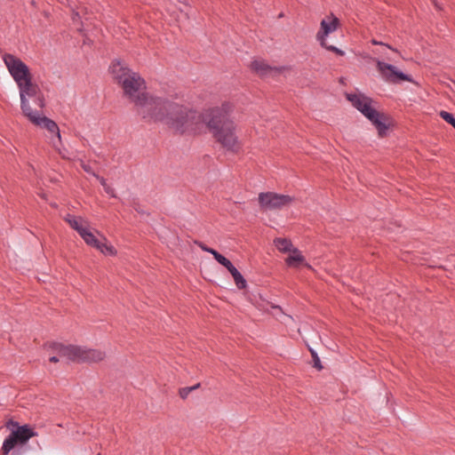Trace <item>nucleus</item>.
I'll use <instances>...</instances> for the list:
<instances>
[{
	"label": "nucleus",
	"mask_w": 455,
	"mask_h": 455,
	"mask_svg": "<svg viewBox=\"0 0 455 455\" xmlns=\"http://www.w3.org/2000/svg\"><path fill=\"white\" fill-rule=\"evenodd\" d=\"M110 71L114 80L122 87L124 96L135 104L138 114L143 119L156 115L153 108L160 107L161 98L145 92V81L140 74L130 69L121 60L113 61Z\"/></svg>",
	"instance_id": "nucleus-1"
},
{
	"label": "nucleus",
	"mask_w": 455,
	"mask_h": 455,
	"mask_svg": "<svg viewBox=\"0 0 455 455\" xmlns=\"http://www.w3.org/2000/svg\"><path fill=\"white\" fill-rule=\"evenodd\" d=\"M156 115L146 119L163 122L170 129L178 133L196 132L202 123H205L208 114L201 115L197 111L188 108L178 103L161 98L159 108H153Z\"/></svg>",
	"instance_id": "nucleus-2"
},
{
	"label": "nucleus",
	"mask_w": 455,
	"mask_h": 455,
	"mask_svg": "<svg viewBox=\"0 0 455 455\" xmlns=\"http://www.w3.org/2000/svg\"><path fill=\"white\" fill-rule=\"evenodd\" d=\"M205 123L216 140L224 148L232 152L240 149L241 142L236 136L235 124L222 113L221 109H212Z\"/></svg>",
	"instance_id": "nucleus-3"
},
{
	"label": "nucleus",
	"mask_w": 455,
	"mask_h": 455,
	"mask_svg": "<svg viewBox=\"0 0 455 455\" xmlns=\"http://www.w3.org/2000/svg\"><path fill=\"white\" fill-rule=\"evenodd\" d=\"M346 97L357 110L372 123L378 130L379 137L386 136L390 120L387 116L376 109L371 98L362 93H347Z\"/></svg>",
	"instance_id": "nucleus-4"
},
{
	"label": "nucleus",
	"mask_w": 455,
	"mask_h": 455,
	"mask_svg": "<svg viewBox=\"0 0 455 455\" xmlns=\"http://www.w3.org/2000/svg\"><path fill=\"white\" fill-rule=\"evenodd\" d=\"M61 356L69 361L98 363L105 359L106 353L100 349L85 348L73 345H54Z\"/></svg>",
	"instance_id": "nucleus-5"
},
{
	"label": "nucleus",
	"mask_w": 455,
	"mask_h": 455,
	"mask_svg": "<svg viewBox=\"0 0 455 455\" xmlns=\"http://www.w3.org/2000/svg\"><path fill=\"white\" fill-rule=\"evenodd\" d=\"M17 87L20 92V108L24 116L29 115V113L34 111L31 108L29 99H33L35 104L40 108L44 107V97L33 77L20 84Z\"/></svg>",
	"instance_id": "nucleus-6"
},
{
	"label": "nucleus",
	"mask_w": 455,
	"mask_h": 455,
	"mask_svg": "<svg viewBox=\"0 0 455 455\" xmlns=\"http://www.w3.org/2000/svg\"><path fill=\"white\" fill-rule=\"evenodd\" d=\"M33 124L45 129L47 132L49 133L47 136L50 140V143L52 145V147L58 150L59 154L63 157L67 158L66 154L60 149V146L61 145V136L60 132L59 126L57 124L44 116H42L37 111H33L29 113V115L25 116Z\"/></svg>",
	"instance_id": "nucleus-7"
},
{
	"label": "nucleus",
	"mask_w": 455,
	"mask_h": 455,
	"mask_svg": "<svg viewBox=\"0 0 455 455\" xmlns=\"http://www.w3.org/2000/svg\"><path fill=\"white\" fill-rule=\"evenodd\" d=\"M4 65L17 85L33 77L28 66L13 54L3 55Z\"/></svg>",
	"instance_id": "nucleus-8"
},
{
	"label": "nucleus",
	"mask_w": 455,
	"mask_h": 455,
	"mask_svg": "<svg viewBox=\"0 0 455 455\" xmlns=\"http://www.w3.org/2000/svg\"><path fill=\"white\" fill-rule=\"evenodd\" d=\"M340 26L339 20L333 14H330L323 18L320 23V29L316 34V39L320 42V44L325 49L337 53L338 55L343 56L345 52L333 46L330 45L326 42L327 36L338 29Z\"/></svg>",
	"instance_id": "nucleus-9"
},
{
	"label": "nucleus",
	"mask_w": 455,
	"mask_h": 455,
	"mask_svg": "<svg viewBox=\"0 0 455 455\" xmlns=\"http://www.w3.org/2000/svg\"><path fill=\"white\" fill-rule=\"evenodd\" d=\"M64 220L81 235V237L88 245L96 249L100 247L101 242L96 238L94 233L90 228L87 220L81 217H76L71 214H68Z\"/></svg>",
	"instance_id": "nucleus-10"
},
{
	"label": "nucleus",
	"mask_w": 455,
	"mask_h": 455,
	"mask_svg": "<svg viewBox=\"0 0 455 455\" xmlns=\"http://www.w3.org/2000/svg\"><path fill=\"white\" fill-rule=\"evenodd\" d=\"M36 434L28 425H24L12 430L11 435L4 441L2 446L3 455L8 453L19 443H26L31 437L36 436Z\"/></svg>",
	"instance_id": "nucleus-11"
},
{
	"label": "nucleus",
	"mask_w": 455,
	"mask_h": 455,
	"mask_svg": "<svg viewBox=\"0 0 455 455\" xmlns=\"http://www.w3.org/2000/svg\"><path fill=\"white\" fill-rule=\"evenodd\" d=\"M292 197L286 195H279L273 192L260 193L259 204L264 211L281 210L291 204Z\"/></svg>",
	"instance_id": "nucleus-12"
},
{
	"label": "nucleus",
	"mask_w": 455,
	"mask_h": 455,
	"mask_svg": "<svg viewBox=\"0 0 455 455\" xmlns=\"http://www.w3.org/2000/svg\"><path fill=\"white\" fill-rule=\"evenodd\" d=\"M378 71L381 77L388 83H397L399 81H411V78L399 71L395 66L387 64L379 59H374Z\"/></svg>",
	"instance_id": "nucleus-13"
},
{
	"label": "nucleus",
	"mask_w": 455,
	"mask_h": 455,
	"mask_svg": "<svg viewBox=\"0 0 455 455\" xmlns=\"http://www.w3.org/2000/svg\"><path fill=\"white\" fill-rule=\"evenodd\" d=\"M251 69L259 76H275L285 70V68L272 67L265 60L257 59L251 63Z\"/></svg>",
	"instance_id": "nucleus-14"
},
{
	"label": "nucleus",
	"mask_w": 455,
	"mask_h": 455,
	"mask_svg": "<svg viewBox=\"0 0 455 455\" xmlns=\"http://www.w3.org/2000/svg\"><path fill=\"white\" fill-rule=\"evenodd\" d=\"M286 262L290 267H298L300 264H304L305 259L301 255L300 251L298 249H292L291 252L286 259Z\"/></svg>",
	"instance_id": "nucleus-15"
},
{
	"label": "nucleus",
	"mask_w": 455,
	"mask_h": 455,
	"mask_svg": "<svg viewBox=\"0 0 455 455\" xmlns=\"http://www.w3.org/2000/svg\"><path fill=\"white\" fill-rule=\"evenodd\" d=\"M275 245L280 251L291 252L292 247L291 243L284 238H277L275 240Z\"/></svg>",
	"instance_id": "nucleus-16"
},
{
	"label": "nucleus",
	"mask_w": 455,
	"mask_h": 455,
	"mask_svg": "<svg viewBox=\"0 0 455 455\" xmlns=\"http://www.w3.org/2000/svg\"><path fill=\"white\" fill-rule=\"evenodd\" d=\"M103 241L100 243V247L97 249L106 255H115L116 253L115 248L106 243L107 239L105 237H103Z\"/></svg>",
	"instance_id": "nucleus-17"
},
{
	"label": "nucleus",
	"mask_w": 455,
	"mask_h": 455,
	"mask_svg": "<svg viewBox=\"0 0 455 455\" xmlns=\"http://www.w3.org/2000/svg\"><path fill=\"white\" fill-rule=\"evenodd\" d=\"M54 345H60L59 343H52L49 346V348L52 349V353L56 354V355H53L50 357V362L52 363H57L59 362L60 359H67V357H64V356H61L60 355V353L58 352V350H56L53 347Z\"/></svg>",
	"instance_id": "nucleus-18"
},
{
	"label": "nucleus",
	"mask_w": 455,
	"mask_h": 455,
	"mask_svg": "<svg viewBox=\"0 0 455 455\" xmlns=\"http://www.w3.org/2000/svg\"><path fill=\"white\" fill-rule=\"evenodd\" d=\"M440 116H441V117H442L445 122H447L448 124H450L451 125H452V126H453V128L455 129V118H454V116H453L451 114H450V113H448V112H446V111H443H443H441V112H440Z\"/></svg>",
	"instance_id": "nucleus-19"
},
{
	"label": "nucleus",
	"mask_w": 455,
	"mask_h": 455,
	"mask_svg": "<svg viewBox=\"0 0 455 455\" xmlns=\"http://www.w3.org/2000/svg\"><path fill=\"white\" fill-rule=\"evenodd\" d=\"M233 278H234V281H235L236 286L239 289H243L246 286V281L244 280V278L243 277V275L241 274H239L238 275H236Z\"/></svg>",
	"instance_id": "nucleus-20"
},
{
	"label": "nucleus",
	"mask_w": 455,
	"mask_h": 455,
	"mask_svg": "<svg viewBox=\"0 0 455 455\" xmlns=\"http://www.w3.org/2000/svg\"><path fill=\"white\" fill-rule=\"evenodd\" d=\"M190 393H191V388L183 387V388L180 389V396L182 399H186Z\"/></svg>",
	"instance_id": "nucleus-21"
},
{
	"label": "nucleus",
	"mask_w": 455,
	"mask_h": 455,
	"mask_svg": "<svg viewBox=\"0 0 455 455\" xmlns=\"http://www.w3.org/2000/svg\"><path fill=\"white\" fill-rule=\"evenodd\" d=\"M312 356L314 358V366L317 369H322V365L320 364V359L316 355V354L314 351H311Z\"/></svg>",
	"instance_id": "nucleus-22"
},
{
	"label": "nucleus",
	"mask_w": 455,
	"mask_h": 455,
	"mask_svg": "<svg viewBox=\"0 0 455 455\" xmlns=\"http://www.w3.org/2000/svg\"><path fill=\"white\" fill-rule=\"evenodd\" d=\"M218 262L220 264H221L222 266H224L226 268L227 267H231V262L230 260H228V259H226L224 256H222L219 260Z\"/></svg>",
	"instance_id": "nucleus-23"
},
{
	"label": "nucleus",
	"mask_w": 455,
	"mask_h": 455,
	"mask_svg": "<svg viewBox=\"0 0 455 455\" xmlns=\"http://www.w3.org/2000/svg\"><path fill=\"white\" fill-rule=\"evenodd\" d=\"M227 269L230 272V274L233 277H235L240 274L239 271L232 264H231V267H227Z\"/></svg>",
	"instance_id": "nucleus-24"
},
{
	"label": "nucleus",
	"mask_w": 455,
	"mask_h": 455,
	"mask_svg": "<svg viewBox=\"0 0 455 455\" xmlns=\"http://www.w3.org/2000/svg\"><path fill=\"white\" fill-rule=\"evenodd\" d=\"M227 269L230 272V274L233 277H235L240 274L239 271L232 264H231V267H227Z\"/></svg>",
	"instance_id": "nucleus-25"
},
{
	"label": "nucleus",
	"mask_w": 455,
	"mask_h": 455,
	"mask_svg": "<svg viewBox=\"0 0 455 455\" xmlns=\"http://www.w3.org/2000/svg\"><path fill=\"white\" fill-rule=\"evenodd\" d=\"M104 190L107 194L110 195L113 197H116L115 191L109 185L105 186Z\"/></svg>",
	"instance_id": "nucleus-26"
},
{
	"label": "nucleus",
	"mask_w": 455,
	"mask_h": 455,
	"mask_svg": "<svg viewBox=\"0 0 455 455\" xmlns=\"http://www.w3.org/2000/svg\"><path fill=\"white\" fill-rule=\"evenodd\" d=\"M81 167L88 173H92L93 174L94 176H96V174L92 171L91 167L84 164V163H81Z\"/></svg>",
	"instance_id": "nucleus-27"
},
{
	"label": "nucleus",
	"mask_w": 455,
	"mask_h": 455,
	"mask_svg": "<svg viewBox=\"0 0 455 455\" xmlns=\"http://www.w3.org/2000/svg\"><path fill=\"white\" fill-rule=\"evenodd\" d=\"M209 252L211 254H212V256L214 257V259L218 261L221 257L222 255L220 253H219L217 251L213 250V249H211L209 251Z\"/></svg>",
	"instance_id": "nucleus-28"
},
{
	"label": "nucleus",
	"mask_w": 455,
	"mask_h": 455,
	"mask_svg": "<svg viewBox=\"0 0 455 455\" xmlns=\"http://www.w3.org/2000/svg\"><path fill=\"white\" fill-rule=\"evenodd\" d=\"M209 252L211 254H212V256L214 257V259L218 261L221 257L222 255L220 253H219L217 251L213 250V249H211L209 251Z\"/></svg>",
	"instance_id": "nucleus-29"
},
{
	"label": "nucleus",
	"mask_w": 455,
	"mask_h": 455,
	"mask_svg": "<svg viewBox=\"0 0 455 455\" xmlns=\"http://www.w3.org/2000/svg\"><path fill=\"white\" fill-rule=\"evenodd\" d=\"M6 427H7L8 428H10L11 427H17V428L19 427L18 423H17V422H15V421H13V420H9V421L7 422V424H6Z\"/></svg>",
	"instance_id": "nucleus-30"
},
{
	"label": "nucleus",
	"mask_w": 455,
	"mask_h": 455,
	"mask_svg": "<svg viewBox=\"0 0 455 455\" xmlns=\"http://www.w3.org/2000/svg\"><path fill=\"white\" fill-rule=\"evenodd\" d=\"M95 177L99 180V181L100 182V184L103 187V188H105V186L108 185V183H107V181H106V180L104 178L100 177L98 175H96Z\"/></svg>",
	"instance_id": "nucleus-31"
},
{
	"label": "nucleus",
	"mask_w": 455,
	"mask_h": 455,
	"mask_svg": "<svg viewBox=\"0 0 455 455\" xmlns=\"http://www.w3.org/2000/svg\"><path fill=\"white\" fill-rule=\"evenodd\" d=\"M198 246L204 251H207L209 252V251L212 249V248H209L207 247L204 243H197Z\"/></svg>",
	"instance_id": "nucleus-32"
},
{
	"label": "nucleus",
	"mask_w": 455,
	"mask_h": 455,
	"mask_svg": "<svg viewBox=\"0 0 455 455\" xmlns=\"http://www.w3.org/2000/svg\"><path fill=\"white\" fill-rule=\"evenodd\" d=\"M199 386H200V384H196V385H195V386H193V387H189L188 388H191V392H192L193 390H195V389L198 388V387H199Z\"/></svg>",
	"instance_id": "nucleus-33"
},
{
	"label": "nucleus",
	"mask_w": 455,
	"mask_h": 455,
	"mask_svg": "<svg viewBox=\"0 0 455 455\" xmlns=\"http://www.w3.org/2000/svg\"><path fill=\"white\" fill-rule=\"evenodd\" d=\"M78 16V13H76V15L74 16V20H76V18Z\"/></svg>",
	"instance_id": "nucleus-34"
},
{
	"label": "nucleus",
	"mask_w": 455,
	"mask_h": 455,
	"mask_svg": "<svg viewBox=\"0 0 455 455\" xmlns=\"http://www.w3.org/2000/svg\"><path fill=\"white\" fill-rule=\"evenodd\" d=\"M98 455H100V454H98Z\"/></svg>",
	"instance_id": "nucleus-35"
}]
</instances>
